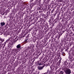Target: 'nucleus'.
Masks as SVG:
<instances>
[{"instance_id": "1", "label": "nucleus", "mask_w": 74, "mask_h": 74, "mask_svg": "<svg viewBox=\"0 0 74 74\" xmlns=\"http://www.w3.org/2000/svg\"><path fill=\"white\" fill-rule=\"evenodd\" d=\"M71 71L70 69H67L64 70V72L66 74H71Z\"/></svg>"}, {"instance_id": "2", "label": "nucleus", "mask_w": 74, "mask_h": 74, "mask_svg": "<svg viewBox=\"0 0 74 74\" xmlns=\"http://www.w3.org/2000/svg\"><path fill=\"white\" fill-rule=\"evenodd\" d=\"M0 24L2 26H4V25H5V23L4 22H1L0 23Z\"/></svg>"}, {"instance_id": "3", "label": "nucleus", "mask_w": 74, "mask_h": 74, "mask_svg": "<svg viewBox=\"0 0 74 74\" xmlns=\"http://www.w3.org/2000/svg\"><path fill=\"white\" fill-rule=\"evenodd\" d=\"M44 67L43 66H39L38 67V69H39V70H42V69H43V68Z\"/></svg>"}, {"instance_id": "4", "label": "nucleus", "mask_w": 74, "mask_h": 74, "mask_svg": "<svg viewBox=\"0 0 74 74\" xmlns=\"http://www.w3.org/2000/svg\"><path fill=\"white\" fill-rule=\"evenodd\" d=\"M21 45L20 44H18L16 46L17 48H21Z\"/></svg>"}, {"instance_id": "5", "label": "nucleus", "mask_w": 74, "mask_h": 74, "mask_svg": "<svg viewBox=\"0 0 74 74\" xmlns=\"http://www.w3.org/2000/svg\"><path fill=\"white\" fill-rule=\"evenodd\" d=\"M47 73H49V74H51V71H49L48 70Z\"/></svg>"}, {"instance_id": "6", "label": "nucleus", "mask_w": 74, "mask_h": 74, "mask_svg": "<svg viewBox=\"0 0 74 74\" xmlns=\"http://www.w3.org/2000/svg\"><path fill=\"white\" fill-rule=\"evenodd\" d=\"M60 74H63V71H61L60 73Z\"/></svg>"}, {"instance_id": "7", "label": "nucleus", "mask_w": 74, "mask_h": 74, "mask_svg": "<svg viewBox=\"0 0 74 74\" xmlns=\"http://www.w3.org/2000/svg\"><path fill=\"white\" fill-rule=\"evenodd\" d=\"M0 41H4V40H3L1 38H0Z\"/></svg>"}, {"instance_id": "8", "label": "nucleus", "mask_w": 74, "mask_h": 74, "mask_svg": "<svg viewBox=\"0 0 74 74\" xmlns=\"http://www.w3.org/2000/svg\"><path fill=\"white\" fill-rule=\"evenodd\" d=\"M28 48L29 49H31V48H32V46H30L29 47H28Z\"/></svg>"}, {"instance_id": "9", "label": "nucleus", "mask_w": 74, "mask_h": 74, "mask_svg": "<svg viewBox=\"0 0 74 74\" xmlns=\"http://www.w3.org/2000/svg\"><path fill=\"white\" fill-rule=\"evenodd\" d=\"M53 11H54V10H52L51 12V13H53Z\"/></svg>"}, {"instance_id": "10", "label": "nucleus", "mask_w": 74, "mask_h": 74, "mask_svg": "<svg viewBox=\"0 0 74 74\" xmlns=\"http://www.w3.org/2000/svg\"><path fill=\"white\" fill-rule=\"evenodd\" d=\"M39 65H41V64H38Z\"/></svg>"}]
</instances>
